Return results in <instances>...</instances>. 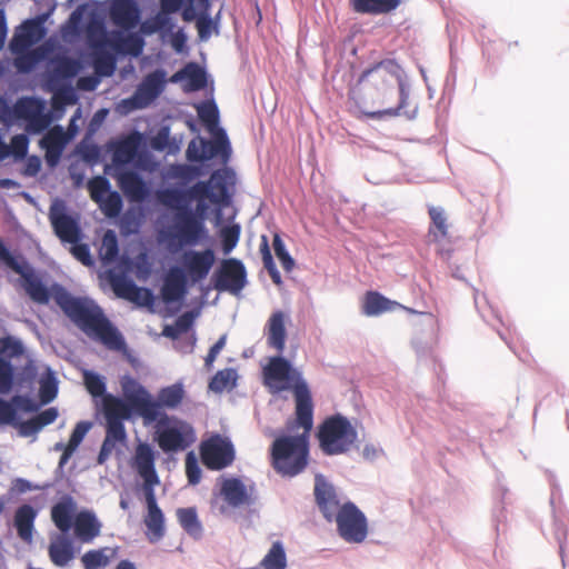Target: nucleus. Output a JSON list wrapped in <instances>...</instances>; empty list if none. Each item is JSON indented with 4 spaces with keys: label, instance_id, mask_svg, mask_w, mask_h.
Segmentation results:
<instances>
[{
    "label": "nucleus",
    "instance_id": "f257e3e1",
    "mask_svg": "<svg viewBox=\"0 0 569 569\" xmlns=\"http://www.w3.org/2000/svg\"><path fill=\"white\" fill-rule=\"evenodd\" d=\"M266 383L283 391L291 389L295 398V416L286 423L289 433L278 437L271 445L273 469L283 477L302 472L309 459V439L313 427V401L311 391L301 372L292 368L282 357H273L263 369Z\"/></svg>",
    "mask_w": 569,
    "mask_h": 569
},
{
    "label": "nucleus",
    "instance_id": "f03ea898",
    "mask_svg": "<svg viewBox=\"0 0 569 569\" xmlns=\"http://www.w3.org/2000/svg\"><path fill=\"white\" fill-rule=\"evenodd\" d=\"M227 169L214 170L207 181H198L187 190L166 188L158 190L156 198L163 207L176 211L174 232L169 234V244L178 240V246H194L208 238L203 219L188 208L192 200L208 199L213 204H227L229 201Z\"/></svg>",
    "mask_w": 569,
    "mask_h": 569
},
{
    "label": "nucleus",
    "instance_id": "7ed1b4c3",
    "mask_svg": "<svg viewBox=\"0 0 569 569\" xmlns=\"http://www.w3.org/2000/svg\"><path fill=\"white\" fill-rule=\"evenodd\" d=\"M53 298L64 315L87 336L99 340L110 350L124 349L126 343L121 333L112 326L99 306L73 297L61 287L57 288Z\"/></svg>",
    "mask_w": 569,
    "mask_h": 569
},
{
    "label": "nucleus",
    "instance_id": "20e7f679",
    "mask_svg": "<svg viewBox=\"0 0 569 569\" xmlns=\"http://www.w3.org/2000/svg\"><path fill=\"white\" fill-rule=\"evenodd\" d=\"M138 383L129 380L122 386L124 399L111 393H107L102 398V413L106 419V437L98 455V463H104L113 452L116 445H123L127 440V431L123 421L130 420L133 415L138 416L129 397L138 392Z\"/></svg>",
    "mask_w": 569,
    "mask_h": 569
},
{
    "label": "nucleus",
    "instance_id": "39448f33",
    "mask_svg": "<svg viewBox=\"0 0 569 569\" xmlns=\"http://www.w3.org/2000/svg\"><path fill=\"white\" fill-rule=\"evenodd\" d=\"M156 455L149 443L140 442L136 447L133 465L143 479V491L147 505V515L143 523L147 528L146 536L149 542L156 543L160 541L166 533L164 516L159 508L154 495L153 487L159 483V477L154 467Z\"/></svg>",
    "mask_w": 569,
    "mask_h": 569
},
{
    "label": "nucleus",
    "instance_id": "423d86ee",
    "mask_svg": "<svg viewBox=\"0 0 569 569\" xmlns=\"http://www.w3.org/2000/svg\"><path fill=\"white\" fill-rule=\"evenodd\" d=\"M184 398V389L181 383H173L159 390L157 400L142 386H138V392L129 397L130 401L138 410V417L143 420L146 426L157 422L163 425L168 421V416L163 409L178 408Z\"/></svg>",
    "mask_w": 569,
    "mask_h": 569
},
{
    "label": "nucleus",
    "instance_id": "0eeeda50",
    "mask_svg": "<svg viewBox=\"0 0 569 569\" xmlns=\"http://www.w3.org/2000/svg\"><path fill=\"white\" fill-rule=\"evenodd\" d=\"M317 438L325 455L337 456L350 450L357 441L358 433L348 418L337 413L322 421Z\"/></svg>",
    "mask_w": 569,
    "mask_h": 569
},
{
    "label": "nucleus",
    "instance_id": "6e6552de",
    "mask_svg": "<svg viewBox=\"0 0 569 569\" xmlns=\"http://www.w3.org/2000/svg\"><path fill=\"white\" fill-rule=\"evenodd\" d=\"M340 537L351 543H361L368 536V522L363 512L352 502L342 505L335 517Z\"/></svg>",
    "mask_w": 569,
    "mask_h": 569
},
{
    "label": "nucleus",
    "instance_id": "1a4fd4ad",
    "mask_svg": "<svg viewBox=\"0 0 569 569\" xmlns=\"http://www.w3.org/2000/svg\"><path fill=\"white\" fill-rule=\"evenodd\" d=\"M199 450L201 461L209 470H222L231 466L236 458L230 439L219 433L203 440Z\"/></svg>",
    "mask_w": 569,
    "mask_h": 569
},
{
    "label": "nucleus",
    "instance_id": "9d476101",
    "mask_svg": "<svg viewBox=\"0 0 569 569\" xmlns=\"http://www.w3.org/2000/svg\"><path fill=\"white\" fill-rule=\"evenodd\" d=\"M430 224L428 228V241L436 246L437 253L445 261H449L452 249V236L446 211L439 207H429Z\"/></svg>",
    "mask_w": 569,
    "mask_h": 569
},
{
    "label": "nucleus",
    "instance_id": "9b49d317",
    "mask_svg": "<svg viewBox=\"0 0 569 569\" xmlns=\"http://www.w3.org/2000/svg\"><path fill=\"white\" fill-rule=\"evenodd\" d=\"M166 71L157 69L148 73L138 86L134 93L123 100V103L130 109H144L150 106L166 88Z\"/></svg>",
    "mask_w": 569,
    "mask_h": 569
},
{
    "label": "nucleus",
    "instance_id": "f8f14e48",
    "mask_svg": "<svg viewBox=\"0 0 569 569\" xmlns=\"http://www.w3.org/2000/svg\"><path fill=\"white\" fill-rule=\"evenodd\" d=\"M247 284V271L243 263L229 258L221 262L213 274V286L218 291L238 295Z\"/></svg>",
    "mask_w": 569,
    "mask_h": 569
},
{
    "label": "nucleus",
    "instance_id": "ddd939ff",
    "mask_svg": "<svg viewBox=\"0 0 569 569\" xmlns=\"http://www.w3.org/2000/svg\"><path fill=\"white\" fill-rule=\"evenodd\" d=\"M17 118L27 121V130L40 133L52 122L50 112H46L44 102L37 98H21L14 104Z\"/></svg>",
    "mask_w": 569,
    "mask_h": 569
},
{
    "label": "nucleus",
    "instance_id": "4468645a",
    "mask_svg": "<svg viewBox=\"0 0 569 569\" xmlns=\"http://www.w3.org/2000/svg\"><path fill=\"white\" fill-rule=\"evenodd\" d=\"M231 148L229 140L223 131L214 140H206L203 138L192 139L187 148L186 156L190 162H203L220 154L223 162L230 158Z\"/></svg>",
    "mask_w": 569,
    "mask_h": 569
},
{
    "label": "nucleus",
    "instance_id": "2eb2a0df",
    "mask_svg": "<svg viewBox=\"0 0 569 569\" xmlns=\"http://www.w3.org/2000/svg\"><path fill=\"white\" fill-rule=\"evenodd\" d=\"M194 440L193 428L184 421H177L174 426L159 430L157 436V442L164 452L186 450Z\"/></svg>",
    "mask_w": 569,
    "mask_h": 569
},
{
    "label": "nucleus",
    "instance_id": "dca6fc26",
    "mask_svg": "<svg viewBox=\"0 0 569 569\" xmlns=\"http://www.w3.org/2000/svg\"><path fill=\"white\" fill-rule=\"evenodd\" d=\"M49 219L57 237L67 243H76L81 239L78 221L64 212L63 207L51 206Z\"/></svg>",
    "mask_w": 569,
    "mask_h": 569
},
{
    "label": "nucleus",
    "instance_id": "f3484780",
    "mask_svg": "<svg viewBox=\"0 0 569 569\" xmlns=\"http://www.w3.org/2000/svg\"><path fill=\"white\" fill-rule=\"evenodd\" d=\"M111 287L119 298L133 302L139 307H151L154 302V297L150 289L140 288L132 280L123 276L113 277L111 279Z\"/></svg>",
    "mask_w": 569,
    "mask_h": 569
},
{
    "label": "nucleus",
    "instance_id": "a211bd4d",
    "mask_svg": "<svg viewBox=\"0 0 569 569\" xmlns=\"http://www.w3.org/2000/svg\"><path fill=\"white\" fill-rule=\"evenodd\" d=\"M183 267L192 282L203 280L210 272L216 261L212 249L202 251L189 250L183 253Z\"/></svg>",
    "mask_w": 569,
    "mask_h": 569
},
{
    "label": "nucleus",
    "instance_id": "6ab92c4d",
    "mask_svg": "<svg viewBox=\"0 0 569 569\" xmlns=\"http://www.w3.org/2000/svg\"><path fill=\"white\" fill-rule=\"evenodd\" d=\"M113 177L123 194L132 202H142L149 196V187L143 178L133 170H118Z\"/></svg>",
    "mask_w": 569,
    "mask_h": 569
},
{
    "label": "nucleus",
    "instance_id": "aec40b11",
    "mask_svg": "<svg viewBox=\"0 0 569 569\" xmlns=\"http://www.w3.org/2000/svg\"><path fill=\"white\" fill-rule=\"evenodd\" d=\"M44 28L40 21L27 20L14 33L10 49L13 53H22L44 37Z\"/></svg>",
    "mask_w": 569,
    "mask_h": 569
},
{
    "label": "nucleus",
    "instance_id": "412c9836",
    "mask_svg": "<svg viewBox=\"0 0 569 569\" xmlns=\"http://www.w3.org/2000/svg\"><path fill=\"white\" fill-rule=\"evenodd\" d=\"M142 143V134L133 131L111 143L112 162L118 168L133 161Z\"/></svg>",
    "mask_w": 569,
    "mask_h": 569
},
{
    "label": "nucleus",
    "instance_id": "4be33fe9",
    "mask_svg": "<svg viewBox=\"0 0 569 569\" xmlns=\"http://www.w3.org/2000/svg\"><path fill=\"white\" fill-rule=\"evenodd\" d=\"M112 22L124 30L137 27L140 20V11L133 0H114L110 7Z\"/></svg>",
    "mask_w": 569,
    "mask_h": 569
},
{
    "label": "nucleus",
    "instance_id": "5701e85b",
    "mask_svg": "<svg viewBox=\"0 0 569 569\" xmlns=\"http://www.w3.org/2000/svg\"><path fill=\"white\" fill-rule=\"evenodd\" d=\"M187 293V277L182 269L171 268L163 279L161 298L166 303L181 300Z\"/></svg>",
    "mask_w": 569,
    "mask_h": 569
},
{
    "label": "nucleus",
    "instance_id": "b1692460",
    "mask_svg": "<svg viewBox=\"0 0 569 569\" xmlns=\"http://www.w3.org/2000/svg\"><path fill=\"white\" fill-rule=\"evenodd\" d=\"M67 143L66 133L60 126L51 128L40 140V147L46 150V161L50 167L58 164Z\"/></svg>",
    "mask_w": 569,
    "mask_h": 569
},
{
    "label": "nucleus",
    "instance_id": "393cba45",
    "mask_svg": "<svg viewBox=\"0 0 569 569\" xmlns=\"http://www.w3.org/2000/svg\"><path fill=\"white\" fill-rule=\"evenodd\" d=\"M72 527L74 536L81 542L89 543L100 536L102 525L92 511L82 510L74 516Z\"/></svg>",
    "mask_w": 569,
    "mask_h": 569
},
{
    "label": "nucleus",
    "instance_id": "a878e982",
    "mask_svg": "<svg viewBox=\"0 0 569 569\" xmlns=\"http://www.w3.org/2000/svg\"><path fill=\"white\" fill-rule=\"evenodd\" d=\"M286 315L278 310L271 313L266 326L267 342L269 347L276 349L279 353L284 350L287 330Z\"/></svg>",
    "mask_w": 569,
    "mask_h": 569
},
{
    "label": "nucleus",
    "instance_id": "bb28decb",
    "mask_svg": "<svg viewBox=\"0 0 569 569\" xmlns=\"http://www.w3.org/2000/svg\"><path fill=\"white\" fill-rule=\"evenodd\" d=\"M401 307L399 302L390 300L380 292L372 290L365 293L361 305L362 313L367 317H376Z\"/></svg>",
    "mask_w": 569,
    "mask_h": 569
},
{
    "label": "nucleus",
    "instance_id": "cd10ccee",
    "mask_svg": "<svg viewBox=\"0 0 569 569\" xmlns=\"http://www.w3.org/2000/svg\"><path fill=\"white\" fill-rule=\"evenodd\" d=\"M108 41L109 40L103 38L102 40L94 41L92 43V64L94 72L100 77L112 76L117 66L116 57L104 49V46L108 44Z\"/></svg>",
    "mask_w": 569,
    "mask_h": 569
},
{
    "label": "nucleus",
    "instance_id": "c85d7f7f",
    "mask_svg": "<svg viewBox=\"0 0 569 569\" xmlns=\"http://www.w3.org/2000/svg\"><path fill=\"white\" fill-rule=\"evenodd\" d=\"M315 497L323 517L328 521H332L341 507L339 506L335 489L325 482L317 483Z\"/></svg>",
    "mask_w": 569,
    "mask_h": 569
},
{
    "label": "nucleus",
    "instance_id": "c756f323",
    "mask_svg": "<svg viewBox=\"0 0 569 569\" xmlns=\"http://www.w3.org/2000/svg\"><path fill=\"white\" fill-rule=\"evenodd\" d=\"M48 553L52 563L60 568L68 566L76 557L72 541L64 536H58L50 542Z\"/></svg>",
    "mask_w": 569,
    "mask_h": 569
},
{
    "label": "nucleus",
    "instance_id": "7c9ffc66",
    "mask_svg": "<svg viewBox=\"0 0 569 569\" xmlns=\"http://www.w3.org/2000/svg\"><path fill=\"white\" fill-rule=\"evenodd\" d=\"M352 10L360 14H388L395 11L401 0H349Z\"/></svg>",
    "mask_w": 569,
    "mask_h": 569
},
{
    "label": "nucleus",
    "instance_id": "2f4dec72",
    "mask_svg": "<svg viewBox=\"0 0 569 569\" xmlns=\"http://www.w3.org/2000/svg\"><path fill=\"white\" fill-rule=\"evenodd\" d=\"M220 495L228 505L233 508L240 507L249 501L244 485L237 478L224 479L221 483Z\"/></svg>",
    "mask_w": 569,
    "mask_h": 569
},
{
    "label": "nucleus",
    "instance_id": "473e14b6",
    "mask_svg": "<svg viewBox=\"0 0 569 569\" xmlns=\"http://www.w3.org/2000/svg\"><path fill=\"white\" fill-rule=\"evenodd\" d=\"M37 511L30 505L20 506L14 513V527L18 536L26 542H31L33 523Z\"/></svg>",
    "mask_w": 569,
    "mask_h": 569
},
{
    "label": "nucleus",
    "instance_id": "72a5a7b5",
    "mask_svg": "<svg viewBox=\"0 0 569 569\" xmlns=\"http://www.w3.org/2000/svg\"><path fill=\"white\" fill-rule=\"evenodd\" d=\"M73 511L74 503L68 498L67 500H62L56 503L51 509V518L54 526L61 532H68L73 525Z\"/></svg>",
    "mask_w": 569,
    "mask_h": 569
},
{
    "label": "nucleus",
    "instance_id": "f704fd0d",
    "mask_svg": "<svg viewBox=\"0 0 569 569\" xmlns=\"http://www.w3.org/2000/svg\"><path fill=\"white\" fill-rule=\"evenodd\" d=\"M117 556V549L103 547L89 550L81 557L83 569H103Z\"/></svg>",
    "mask_w": 569,
    "mask_h": 569
},
{
    "label": "nucleus",
    "instance_id": "c9c22d12",
    "mask_svg": "<svg viewBox=\"0 0 569 569\" xmlns=\"http://www.w3.org/2000/svg\"><path fill=\"white\" fill-rule=\"evenodd\" d=\"M176 515L179 525L189 536L194 539H200L202 537L203 528L194 507L179 508Z\"/></svg>",
    "mask_w": 569,
    "mask_h": 569
},
{
    "label": "nucleus",
    "instance_id": "e433bc0d",
    "mask_svg": "<svg viewBox=\"0 0 569 569\" xmlns=\"http://www.w3.org/2000/svg\"><path fill=\"white\" fill-rule=\"evenodd\" d=\"M108 44L119 53H129L138 57L142 53L144 41L137 33H129L124 37H118L108 41Z\"/></svg>",
    "mask_w": 569,
    "mask_h": 569
},
{
    "label": "nucleus",
    "instance_id": "4c0bfd02",
    "mask_svg": "<svg viewBox=\"0 0 569 569\" xmlns=\"http://www.w3.org/2000/svg\"><path fill=\"white\" fill-rule=\"evenodd\" d=\"M387 96H396L397 97V103L392 107H388L381 110L366 112V116L370 119L380 120L385 117H397L399 116V112L401 109L405 108L408 99V93L406 92L405 88L401 86L399 90H396L395 88H391L388 90Z\"/></svg>",
    "mask_w": 569,
    "mask_h": 569
},
{
    "label": "nucleus",
    "instance_id": "58836bf2",
    "mask_svg": "<svg viewBox=\"0 0 569 569\" xmlns=\"http://www.w3.org/2000/svg\"><path fill=\"white\" fill-rule=\"evenodd\" d=\"M184 79L187 83L183 86L186 92L199 91L207 84L206 71L196 62H189L184 67Z\"/></svg>",
    "mask_w": 569,
    "mask_h": 569
},
{
    "label": "nucleus",
    "instance_id": "ea45409f",
    "mask_svg": "<svg viewBox=\"0 0 569 569\" xmlns=\"http://www.w3.org/2000/svg\"><path fill=\"white\" fill-rule=\"evenodd\" d=\"M263 569H286V551L280 541L272 543L271 548L260 562Z\"/></svg>",
    "mask_w": 569,
    "mask_h": 569
},
{
    "label": "nucleus",
    "instance_id": "a19ab883",
    "mask_svg": "<svg viewBox=\"0 0 569 569\" xmlns=\"http://www.w3.org/2000/svg\"><path fill=\"white\" fill-rule=\"evenodd\" d=\"M119 253V244L116 233L112 230L104 232L99 249V257L104 263L113 262Z\"/></svg>",
    "mask_w": 569,
    "mask_h": 569
},
{
    "label": "nucleus",
    "instance_id": "79ce46f5",
    "mask_svg": "<svg viewBox=\"0 0 569 569\" xmlns=\"http://www.w3.org/2000/svg\"><path fill=\"white\" fill-rule=\"evenodd\" d=\"M237 372L228 368L219 370L210 380L209 389L214 392H222L232 389L236 386Z\"/></svg>",
    "mask_w": 569,
    "mask_h": 569
},
{
    "label": "nucleus",
    "instance_id": "37998d69",
    "mask_svg": "<svg viewBox=\"0 0 569 569\" xmlns=\"http://www.w3.org/2000/svg\"><path fill=\"white\" fill-rule=\"evenodd\" d=\"M16 54L14 66L17 69L22 72H29L44 58V50L42 48L28 49L22 53Z\"/></svg>",
    "mask_w": 569,
    "mask_h": 569
},
{
    "label": "nucleus",
    "instance_id": "c03bdc74",
    "mask_svg": "<svg viewBox=\"0 0 569 569\" xmlns=\"http://www.w3.org/2000/svg\"><path fill=\"white\" fill-rule=\"evenodd\" d=\"M98 204L106 217L116 218L122 210L123 201L119 192L110 191Z\"/></svg>",
    "mask_w": 569,
    "mask_h": 569
},
{
    "label": "nucleus",
    "instance_id": "a18cd8bd",
    "mask_svg": "<svg viewBox=\"0 0 569 569\" xmlns=\"http://www.w3.org/2000/svg\"><path fill=\"white\" fill-rule=\"evenodd\" d=\"M90 198L96 202H100L110 192V182L103 176L91 178L87 184Z\"/></svg>",
    "mask_w": 569,
    "mask_h": 569
},
{
    "label": "nucleus",
    "instance_id": "49530a36",
    "mask_svg": "<svg viewBox=\"0 0 569 569\" xmlns=\"http://www.w3.org/2000/svg\"><path fill=\"white\" fill-rule=\"evenodd\" d=\"M80 62L71 58H60L57 60L53 73L62 79H71L80 71Z\"/></svg>",
    "mask_w": 569,
    "mask_h": 569
},
{
    "label": "nucleus",
    "instance_id": "de8ad7c7",
    "mask_svg": "<svg viewBox=\"0 0 569 569\" xmlns=\"http://www.w3.org/2000/svg\"><path fill=\"white\" fill-rule=\"evenodd\" d=\"M78 98L71 87H61L52 96V108L54 110H62L66 106H71L77 102Z\"/></svg>",
    "mask_w": 569,
    "mask_h": 569
},
{
    "label": "nucleus",
    "instance_id": "09e8293b",
    "mask_svg": "<svg viewBox=\"0 0 569 569\" xmlns=\"http://www.w3.org/2000/svg\"><path fill=\"white\" fill-rule=\"evenodd\" d=\"M14 369L10 361L0 357V393H9L13 387Z\"/></svg>",
    "mask_w": 569,
    "mask_h": 569
},
{
    "label": "nucleus",
    "instance_id": "8fccbe9b",
    "mask_svg": "<svg viewBox=\"0 0 569 569\" xmlns=\"http://www.w3.org/2000/svg\"><path fill=\"white\" fill-rule=\"evenodd\" d=\"M199 119L209 128L217 126L219 111L214 102H203L197 108Z\"/></svg>",
    "mask_w": 569,
    "mask_h": 569
},
{
    "label": "nucleus",
    "instance_id": "3c124183",
    "mask_svg": "<svg viewBox=\"0 0 569 569\" xmlns=\"http://www.w3.org/2000/svg\"><path fill=\"white\" fill-rule=\"evenodd\" d=\"M84 385L89 393L93 397H102L106 393V383L100 376L91 372L84 375Z\"/></svg>",
    "mask_w": 569,
    "mask_h": 569
},
{
    "label": "nucleus",
    "instance_id": "603ef678",
    "mask_svg": "<svg viewBox=\"0 0 569 569\" xmlns=\"http://www.w3.org/2000/svg\"><path fill=\"white\" fill-rule=\"evenodd\" d=\"M57 392L58 387L53 376L49 375L47 378L41 380L39 395L42 403L52 401L56 398Z\"/></svg>",
    "mask_w": 569,
    "mask_h": 569
},
{
    "label": "nucleus",
    "instance_id": "864d4df0",
    "mask_svg": "<svg viewBox=\"0 0 569 569\" xmlns=\"http://www.w3.org/2000/svg\"><path fill=\"white\" fill-rule=\"evenodd\" d=\"M196 24L199 38L203 41L208 40L213 32L218 33L217 23L208 14H199Z\"/></svg>",
    "mask_w": 569,
    "mask_h": 569
},
{
    "label": "nucleus",
    "instance_id": "5fc2aeb1",
    "mask_svg": "<svg viewBox=\"0 0 569 569\" xmlns=\"http://www.w3.org/2000/svg\"><path fill=\"white\" fill-rule=\"evenodd\" d=\"M186 475L190 485H198L201 480V469L193 452L186 456Z\"/></svg>",
    "mask_w": 569,
    "mask_h": 569
},
{
    "label": "nucleus",
    "instance_id": "6e6d98bb",
    "mask_svg": "<svg viewBox=\"0 0 569 569\" xmlns=\"http://www.w3.org/2000/svg\"><path fill=\"white\" fill-rule=\"evenodd\" d=\"M29 139L26 134H16L9 144L10 154L16 159H23L28 153Z\"/></svg>",
    "mask_w": 569,
    "mask_h": 569
},
{
    "label": "nucleus",
    "instance_id": "4d7b16f0",
    "mask_svg": "<svg viewBox=\"0 0 569 569\" xmlns=\"http://www.w3.org/2000/svg\"><path fill=\"white\" fill-rule=\"evenodd\" d=\"M240 236L239 226L226 227L221 230L222 248L224 253H229L237 244Z\"/></svg>",
    "mask_w": 569,
    "mask_h": 569
},
{
    "label": "nucleus",
    "instance_id": "13d9d810",
    "mask_svg": "<svg viewBox=\"0 0 569 569\" xmlns=\"http://www.w3.org/2000/svg\"><path fill=\"white\" fill-rule=\"evenodd\" d=\"M23 347L20 341L12 337L0 338V355L7 353L9 357H18L22 355Z\"/></svg>",
    "mask_w": 569,
    "mask_h": 569
},
{
    "label": "nucleus",
    "instance_id": "bf43d9fd",
    "mask_svg": "<svg viewBox=\"0 0 569 569\" xmlns=\"http://www.w3.org/2000/svg\"><path fill=\"white\" fill-rule=\"evenodd\" d=\"M201 174L200 168L190 164H178L173 167V177L186 182L192 181Z\"/></svg>",
    "mask_w": 569,
    "mask_h": 569
},
{
    "label": "nucleus",
    "instance_id": "052dcab7",
    "mask_svg": "<svg viewBox=\"0 0 569 569\" xmlns=\"http://www.w3.org/2000/svg\"><path fill=\"white\" fill-rule=\"evenodd\" d=\"M91 423L88 421H80L76 425L74 429L71 432L69 441L67 446L77 449L79 445L82 442L87 432L90 430Z\"/></svg>",
    "mask_w": 569,
    "mask_h": 569
},
{
    "label": "nucleus",
    "instance_id": "680f3d73",
    "mask_svg": "<svg viewBox=\"0 0 569 569\" xmlns=\"http://www.w3.org/2000/svg\"><path fill=\"white\" fill-rule=\"evenodd\" d=\"M208 0H187L183 10H182V19L184 21H193L197 19L198 10L206 7Z\"/></svg>",
    "mask_w": 569,
    "mask_h": 569
},
{
    "label": "nucleus",
    "instance_id": "e2e57ef3",
    "mask_svg": "<svg viewBox=\"0 0 569 569\" xmlns=\"http://www.w3.org/2000/svg\"><path fill=\"white\" fill-rule=\"evenodd\" d=\"M208 0H187L183 10H182V19L184 21H193L197 19L198 10L206 7Z\"/></svg>",
    "mask_w": 569,
    "mask_h": 569
},
{
    "label": "nucleus",
    "instance_id": "0e129e2a",
    "mask_svg": "<svg viewBox=\"0 0 569 569\" xmlns=\"http://www.w3.org/2000/svg\"><path fill=\"white\" fill-rule=\"evenodd\" d=\"M71 253L73 257L79 260L82 264L90 267L93 264V260L90 254L89 246L86 243H71Z\"/></svg>",
    "mask_w": 569,
    "mask_h": 569
},
{
    "label": "nucleus",
    "instance_id": "69168bd1",
    "mask_svg": "<svg viewBox=\"0 0 569 569\" xmlns=\"http://www.w3.org/2000/svg\"><path fill=\"white\" fill-rule=\"evenodd\" d=\"M17 411L11 402L0 399V425H10L16 420Z\"/></svg>",
    "mask_w": 569,
    "mask_h": 569
},
{
    "label": "nucleus",
    "instance_id": "338daca9",
    "mask_svg": "<svg viewBox=\"0 0 569 569\" xmlns=\"http://www.w3.org/2000/svg\"><path fill=\"white\" fill-rule=\"evenodd\" d=\"M227 341V336H221L218 341L210 348L208 355L204 358V366L210 369L217 359L220 351L224 348Z\"/></svg>",
    "mask_w": 569,
    "mask_h": 569
},
{
    "label": "nucleus",
    "instance_id": "774afa93",
    "mask_svg": "<svg viewBox=\"0 0 569 569\" xmlns=\"http://www.w3.org/2000/svg\"><path fill=\"white\" fill-rule=\"evenodd\" d=\"M41 426L37 420V417L22 421L19 425V432L23 437H30L32 435L38 433L41 430Z\"/></svg>",
    "mask_w": 569,
    "mask_h": 569
}]
</instances>
